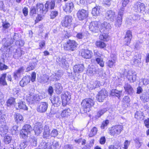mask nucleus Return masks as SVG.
<instances>
[{
  "mask_svg": "<svg viewBox=\"0 0 149 149\" xmlns=\"http://www.w3.org/2000/svg\"><path fill=\"white\" fill-rule=\"evenodd\" d=\"M94 98H87L84 100L81 103V105L85 112H89L90 108L94 104Z\"/></svg>",
  "mask_w": 149,
  "mask_h": 149,
  "instance_id": "obj_1",
  "label": "nucleus"
},
{
  "mask_svg": "<svg viewBox=\"0 0 149 149\" xmlns=\"http://www.w3.org/2000/svg\"><path fill=\"white\" fill-rule=\"evenodd\" d=\"M77 45L74 40H69L63 45V47L65 50L72 52L76 49Z\"/></svg>",
  "mask_w": 149,
  "mask_h": 149,
  "instance_id": "obj_2",
  "label": "nucleus"
},
{
  "mask_svg": "<svg viewBox=\"0 0 149 149\" xmlns=\"http://www.w3.org/2000/svg\"><path fill=\"white\" fill-rule=\"evenodd\" d=\"M123 130V125H116L109 129V132L111 135H117L119 134Z\"/></svg>",
  "mask_w": 149,
  "mask_h": 149,
  "instance_id": "obj_3",
  "label": "nucleus"
},
{
  "mask_svg": "<svg viewBox=\"0 0 149 149\" xmlns=\"http://www.w3.org/2000/svg\"><path fill=\"white\" fill-rule=\"evenodd\" d=\"M105 18L111 22H115L117 20V18L115 12L112 10H109L105 13Z\"/></svg>",
  "mask_w": 149,
  "mask_h": 149,
  "instance_id": "obj_4",
  "label": "nucleus"
},
{
  "mask_svg": "<svg viewBox=\"0 0 149 149\" xmlns=\"http://www.w3.org/2000/svg\"><path fill=\"white\" fill-rule=\"evenodd\" d=\"M124 7L121 8L119 10L118 15L117 16V19L114 23V25L116 27H119L122 24V17L124 13Z\"/></svg>",
  "mask_w": 149,
  "mask_h": 149,
  "instance_id": "obj_5",
  "label": "nucleus"
},
{
  "mask_svg": "<svg viewBox=\"0 0 149 149\" xmlns=\"http://www.w3.org/2000/svg\"><path fill=\"white\" fill-rule=\"evenodd\" d=\"M73 19L72 16L70 15H66L61 22V24L62 26L68 27L70 26Z\"/></svg>",
  "mask_w": 149,
  "mask_h": 149,
  "instance_id": "obj_6",
  "label": "nucleus"
},
{
  "mask_svg": "<svg viewBox=\"0 0 149 149\" xmlns=\"http://www.w3.org/2000/svg\"><path fill=\"white\" fill-rule=\"evenodd\" d=\"M77 18L79 20H83L86 19L88 16V11L84 9L79 10L77 13Z\"/></svg>",
  "mask_w": 149,
  "mask_h": 149,
  "instance_id": "obj_7",
  "label": "nucleus"
},
{
  "mask_svg": "<svg viewBox=\"0 0 149 149\" xmlns=\"http://www.w3.org/2000/svg\"><path fill=\"white\" fill-rule=\"evenodd\" d=\"M63 10L67 13H71L74 9V5L71 1L66 3L63 7Z\"/></svg>",
  "mask_w": 149,
  "mask_h": 149,
  "instance_id": "obj_8",
  "label": "nucleus"
},
{
  "mask_svg": "<svg viewBox=\"0 0 149 149\" xmlns=\"http://www.w3.org/2000/svg\"><path fill=\"white\" fill-rule=\"evenodd\" d=\"M107 93L106 91L103 89L98 93L97 96V100L99 102H102L107 96Z\"/></svg>",
  "mask_w": 149,
  "mask_h": 149,
  "instance_id": "obj_9",
  "label": "nucleus"
},
{
  "mask_svg": "<svg viewBox=\"0 0 149 149\" xmlns=\"http://www.w3.org/2000/svg\"><path fill=\"white\" fill-rule=\"evenodd\" d=\"M133 8L134 10L136 12L144 11L145 9V5L143 3L137 2L135 3Z\"/></svg>",
  "mask_w": 149,
  "mask_h": 149,
  "instance_id": "obj_10",
  "label": "nucleus"
},
{
  "mask_svg": "<svg viewBox=\"0 0 149 149\" xmlns=\"http://www.w3.org/2000/svg\"><path fill=\"white\" fill-rule=\"evenodd\" d=\"M127 77L129 81L131 82H134L136 78V72L132 70H130L127 72Z\"/></svg>",
  "mask_w": 149,
  "mask_h": 149,
  "instance_id": "obj_11",
  "label": "nucleus"
},
{
  "mask_svg": "<svg viewBox=\"0 0 149 149\" xmlns=\"http://www.w3.org/2000/svg\"><path fill=\"white\" fill-rule=\"evenodd\" d=\"M89 29L91 31L95 33H98L100 31L98 22L97 21L91 22L89 26Z\"/></svg>",
  "mask_w": 149,
  "mask_h": 149,
  "instance_id": "obj_12",
  "label": "nucleus"
},
{
  "mask_svg": "<svg viewBox=\"0 0 149 149\" xmlns=\"http://www.w3.org/2000/svg\"><path fill=\"white\" fill-rule=\"evenodd\" d=\"M111 28V24L107 22H104L100 26V32H105L109 31Z\"/></svg>",
  "mask_w": 149,
  "mask_h": 149,
  "instance_id": "obj_13",
  "label": "nucleus"
},
{
  "mask_svg": "<svg viewBox=\"0 0 149 149\" xmlns=\"http://www.w3.org/2000/svg\"><path fill=\"white\" fill-rule=\"evenodd\" d=\"M43 126L40 122L36 123L34 125L33 130L36 135H38L43 130Z\"/></svg>",
  "mask_w": 149,
  "mask_h": 149,
  "instance_id": "obj_14",
  "label": "nucleus"
},
{
  "mask_svg": "<svg viewBox=\"0 0 149 149\" xmlns=\"http://www.w3.org/2000/svg\"><path fill=\"white\" fill-rule=\"evenodd\" d=\"M81 55L82 57L86 59H90L92 56L93 52L91 50L87 49H82L81 51Z\"/></svg>",
  "mask_w": 149,
  "mask_h": 149,
  "instance_id": "obj_15",
  "label": "nucleus"
},
{
  "mask_svg": "<svg viewBox=\"0 0 149 149\" xmlns=\"http://www.w3.org/2000/svg\"><path fill=\"white\" fill-rule=\"evenodd\" d=\"M132 38V32L130 31H127L124 39V45H129Z\"/></svg>",
  "mask_w": 149,
  "mask_h": 149,
  "instance_id": "obj_16",
  "label": "nucleus"
},
{
  "mask_svg": "<svg viewBox=\"0 0 149 149\" xmlns=\"http://www.w3.org/2000/svg\"><path fill=\"white\" fill-rule=\"evenodd\" d=\"M71 98V95L70 93L68 91L65 92L61 96L62 104L63 105H65L68 103Z\"/></svg>",
  "mask_w": 149,
  "mask_h": 149,
  "instance_id": "obj_17",
  "label": "nucleus"
},
{
  "mask_svg": "<svg viewBox=\"0 0 149 149\" xmlns=\"http://www.w3.org/2000/svg\"><path fill=\"white\" fill-rule=\"evenodd\" d=\"M38 96L37 95L31 93L27 97L26 100L30 103L33 104L35 102L38 101Z\"/></svg>",
  "mask_w": 149,
  "mask_h": 149,
  "instance_id": "obj_18",
  "label": "nucleus"
},
{
  "mask_svg": "<svg viewBox=\"0 0 149 149\" xmlns=\"http://www.w3.org/2000/svg\"><path fill=\"white\" fill-rule=\"evenodd\" d=\"M48 104L46 102H41L37 108V110L40 112L46 111L47 109Z\"/></svg>",
  "mask_w": 149,
  "mask_h": 149,
  "instance_id": "obj_19",
  "label": "nucleus"
},
{
  "mask_svg": "<svg viewBox=\"0 0 149 149\" xmlns=\"http://www.w3.org/2000/svg\"><path fill=\"white\" fill-rule=\"evenodd\" d=\"M45 5L46 8L45 11H47L49 8L51 10L53 9L55 6V1L54 0L47 1Z\"/></svg>",
  "mask_w": 149,
  "mask_h": 149,
  "instance_id": "obj_20",
  "label": "nucleus"
},
{
  "mask_svg": "<svg viewBox=\"0 0 149 149\" xmlns=\"http://www.w3.org/2000/svg\"><path fill=\"white\" fill-rule=\"evenodd\" d=\"M15 106L16 109H22L24 110H27L28 108L26 105L25 102L22 101H20L18 103L15 104Z\"/></svg>",
  "mask_w": 149,
  "mask_h": 149,
  "instance_id": "obj_21",
  "label": "nucleus"
},
{
  "mask_svg": "<svg viewBox=\"0 0 149 149\" xmlns=\"http://www.w3.org/2000/svg\"><path fill=\"white\" fill-rule=\"evenodd\" d=\"M56 61L61 67L65 68L68 66L65 59L63 57L57 58Z\"/></svg>",
  "mask_w": 149,
  "mask_h": 149,
  "instance_id": "obj_22",
  "label": "nucleus"
},
{
  "mask_svg": "<svg viewBox=\"0 0 149 149\" xmlns=\"http://www.w3.org/2000/svg\"><path fill=\"white\" fill-rule=\"evenodd\" d=\"M30 78L29 77L25 76L20 81V86L22 87L24 86L30 82Z\"/></svg>",
  "mask_w": 149,
  "mask_h": 149,
  "instance_id": "obj_23",
  "label": "nucleus"
},
{
  "mask_svg": "<svg viewBox=\"0 0 149 149\" xmlns=\"http://www.w3.org/2000/svg\"><path fill=\"white\" fill-rule=\"evenodd\" d=\"M51 100L52 103L55 107H58L61 104V99L58 97H53L51 98Z\"/></svg>",
  "mask_w": 149,
  "mask_h": 149,
  "instance_id": "obj_24",
  "label": "nucleus"
},
{
  "mask_svg": "<svg viewBox=\"0 0 149 149\" xmlns=\"http://www.w3.org/2000/svg\"><path fill=\"white\" fill-rule=\"evenodd\" d=\"M84 69V67L82 64L75 65L73 67L74 71L75 73L81 72L83 71Z\"/></svg>",
  "mask_w": 149,
  "mask_h": 149,
  "instance_id": "obj_25",
  "label": "nucleus"
},
{
  "mask_svg": "<svg viewBox=\"0 0 149 149\" xmlns=\"http://www.w3.org/2000/svg\"><path fill=\"white\" fill-rule=\"evenodd\" d=\"M37 11L39 12L40 14H46L47 11H45V5L44 7L43 4L41 3H38L37 4Z\"/></svg>",
  "mask_w": 149,
  "mask_h": 149,
  "instance_id": "obj_26",
  "label": "nucleus"
},
{
  "mask_svg": "<svg viewBox=\"0 0 149 149\" xmlns=\"http://www.w3.org/2000/svg\"><path fill=\"white\" fill-rule=\"evenodd\" d=\"M124 88L126 92L128 94L132 95L134 92V90L131 86L128 83H125L124 86Z\"/></svg>",
  "mask_w": 149,
  "mask_h": 149,
  "instance_id": "obj_27",
  "label": "nucleus"
},
{
  "mask_svg": "<svg viewBox=\"0 0 149 149\" xmlns=\"http://www.w3.org/2000/svg\"><path fill=\"white\" fill-rule=\"evenodd\" d=\"M49 79V76L47 74H44L40 77L39 78H38V81L40 82L45 84L47 83Z\"/></svg>",
  "mask_w": 149,
  "mask_h": 149,
  "instance_id": "obj_28",
  "label": "nucleus"
},
{
  "mask_svg": "<svg viewBox=\"0 0 149 149\" xmlns=\"http://www.w3.org/2000/svg\"><path fill=\"white\" fill-rule=\"evenodd\" d=\"M37 61H36L30 62L26 68V71L27 72L29 71L35 69L37 65Z\"/></svg>",
  "mask_w": 149,
  "mask_h": 149,
  "instance_id": "obj_29",
  "label": "nucleus"
},
{
  "mask_svg": "<svg viewBox=\"0 0 149 149\" xmlns=\"http://www.w3.org/2000/svg\"><path fill=\"white\" fill-rule=\"evenodd\" d=\"M122 91H118L116 89H113L111 91V96H115L119 98L121 95Z\"/></svg>",
  "mask_w": 149,
  "mask_h": 149,
  "instance_id": "obj_30",
  "label": "nucleus"
},
{
  "mask_svg": "<svg viewBox=\"0 0 149 149\" xmlns=\"http://www.w3.org/2000/svg\"><path fill=\"white\" fill-rule=\"evenodd\" d=\"M100 84V82L97 81H91L90 82V84L88 86L89 87L90 89L92 90L99 87Z\"/></svg>",
  "mask_w": 149,
  "mask_h": 149,
  "instance_id": "obj_31",
  "label": "nucleus"
},
{
  "mask_svg": "<svg viewBox=\"0 0 149 149\" xmlns=\"http://www.w3.org/2000/svg\"><path fill=\"white\" fill-rule=\"evenodd\" d=\"M44 132H43V136L44 138H47L49 136L50 134V130L49 127L47 125H45L44 127Z\"/></svg>",
  "mask_w": 149,
  "mask_h": 149,
  "instance_id": "obj_32",
  "label": "nucleus"
},
{
  "mask_svg": "<svg viewBox=\"0 0 149 149\" xmlns=\"http://www.w3.org/2000/svg\"><path fill=\"white\" fill-rule=\"evenodd\" d=\"M2 26L3 32L5 33L8 32V29L10 26V24L8 22H2Z\"/></svg>",
  "mask_w": 149,
  "mask_h": 149,
  "instance_id": "obj_33",
  "label": "nucleus"
},
{
  "mask_svg": "<svg viewBox=\"0 0 149 149\" xmlns=\"http://www.w3.org/2000/svg\"><path fill=\"white\" fill-rule=\"evenodd\" d=\"M71 110L69 108L63 110L61 113L62 117H67L70 114Z\"/></svg>",
  "mask_w": 149,
  "mask_h": 149,
  "instance_id": "obj_34",
  "label": "nucleus"
},
{
  "mask_svg": "<svg viewBox=\"0 0 149 149\" xmlns=\"http://www.w3.org/2000/svg\"><path fill=\"white\" fill-rule=\"evenodd\" d=\"M6 74H3L0 78V86H5L7 85V83L6 80Z\"/></svg>",
  "mask_w": 149,
  "mask_h": 149,
  "instance_id": "obj_35",
  "label": "nucleus"
},
{
  "mask_svg": "<svg viewBox=\"0 0 149 149\" xmlns=\"http://www.w3.org/2000/svg\"><path fill=\"white\" fill-rule=\"evenodd\" d=\"M107 111V108H103L99 110L97 112L95 116L96 118L100 117Z\"/></svg>",
  "mask_w": 149,
  "mask_h": 149,
  "instance_id": "obj_36",
  "label": "nucleus"
},
{
  "mask_svg": "<svg viewBox=\"0 0 149 149\" xmlns=\"http://www.w3.org/2000/svg\"><path fill=\"white\" fill-rule=\"evenodd\" d=\"M56 92L57 94L61 93L63 90V87L61 84L56 83L55 84Z\"/></svg>",
  "mask_w": 149,
  "mask_h": 149,
  "instance_id": "obj_37",
  "label": "nucleus"
},
{
  "mask_svg": "<svg viewBox=\"0 0 149 149\" xmlns=\"http://www.w3.org/2000/svg\"><path fill=\"white\" fill-rule=\"evenodd\" d=\"M14 117L15 120L17 123L23 120V118L22 116L19 113H17L15 114Z\"/></svg>",
  "mask_w": 149,
  "mask_h": 149,
  "instance_id": "obj_38",
  "label": "nucleus"
},
{
  "mask_svg": "<svg viewBox=\"0 0 149 149\" xmlns=\"http://www.w3.org/2000/svg\"><path fill=\"white\" fill-rule=\"evenodd\" d=\"M100 7H95L92 10V14L93 16L98 15L100 14Z\"/></svg>",
  "mask_w": 149,
  "mask_h": 149,
  "instance_id": "obj_39",
  "label": "nucleus"
},
{
  "mask_svg": "<svg viewBox=\"0 0 149 149\" xmlns=\"http://www.w3.org/2000/svg\"><path fill=\"white\" fill-rule=\"evenodd\" d=\"M116 60V57H114L113 59L109 60L107 63V66L110 68L113 67V66L115 65Z\"/></svg>",
  "mask_w": 149,
  "mask_h": 149,
  "instance_id": "obj_40",
  "label": "nucleus"
},
{
  "mask_svg": "<svg viewBox=\"0 0 149 149\" xmlns=\"http://www.w3.org/2000/svg\"><path fill=\"white\" fill-rule=\"evenodd\" d=\"M102 34H101L99 36V38L102 40L104 41H107L109 40V36L108 35L105 33V32H101Z\"/></svg>",
  "mask_w": 149,
  "mask_h": 149,
  "instance_id": "obj_41",
  "label": "nucleus"
},
{
  "mask_svg": "<svg viewBox=\"0 0 149 149\" xmlns=\"http://www.w3.org/2000/svg\"><path fill=\"white\" fill-rule=\"evenodd\" d=\"M58 10H53L51 11L50 12V19H54L58 15Z\"/></svg>",
  "mask_w": 149,
  "mask_h": 149,
  "instance_id": "obj_42",
  "label": "nucleus"
},
{
  "mask_svg": "<svg viewBox=\"0 0 149 149\" xmlns=\"http://www.w3.org/2000/svg\"><path fill=\"white\" fill-rule=\"evenodd\" d=\"M2 42L4 47L7 48L13 43V42L12 43L10 42L9 40H7L6 38H4L2 40Z\"/></svg>",
  "mask_w": 149,
  "mask_h": 149,
  "instance_id": "obj_43",
  "label": "nucleus"
},
{
  "mask_svg": "<svg viewBox=\"0 0 149 149\" xmlns=\"http://www.w3.org/2000/svg\"><path fill=\"white\" fill-rule=\"evenodd\" d=\"M29 133L24 129H22L20 131V136L23 139H25L28 136V135Z\"/></svg>",
  "mask_w": 149,
  "mask_h": 149,
  "instance_id": "obj_44",
  "label": "nucleus"
},
{
  "mask_svg": "<svg viewBox=\"0 0 149 149\" xmlns=\"http://www.w3.org/2000/svg\"><path fill=\"white\" fill-rule=\"evenodd\" d=\"M12 137L11 136L6 135H5L3 139V141L6 144H9L11 141Z\"/></svg>",
  "mask_w": 149,
  "mask_h": 149,
  "instance_id": "obj_45",
  "label": "nucleus"
},
{
  "mask_svg": "<svg viewBox=\"0 0 149 149\" xmlns=\"http://www.w3.org/2000/svg\"><path fill=\"white\" fill-rule=\"evenodd\" d=\"M15 102V99L13 97H11L6 102L7 105L8 107H10L14 104Z\"/></svg>",
  "mask_w": 149,
  "mask_h": 149,
  "instance_id": "obj_46",
  "label": "nucleus"
},
{
  "mask_svg": "<svg viewBox=\"0 0 149 149\" xmlns=\"http://www.w3.org/2000/svg\"><path fill=\"white\" fill-rule=\"evenodd\" d=\"M97 130L95 127H93L91 130V132L89 134L90 137H92L95 135L97 132Z\"/></svg>",
  "mask_w": 149,
  "mask_h": 149,
  "instance_id": "obj_47",
  "label": "nucleus"
},
{
  "mask_svg": "<svg viewBox=\"0 0 149 149\" xmlns=\"http://www.w3.org/2000/svg\"><path fill=\"white\" fill-rule=\"evenodd\" d=\"M12 40H13V42L15 41V42L20 40V37H19V35L18 34L16 33H14L12 37H11Z\"/></svg>",
  "mask_w": 149,
  "mask_h": 149,
  "instance_id": "obj_48",
  "label": "nucleus"
},
{
  "mask_svg": "<svg viewBox=\"0 0 149 149\" xmlns=\"http://www.w3.org/2000/svg\"><path fill=\"white\" fill-rule=\"evenodd\" d=\"M96 45L98 47L101 48H104L106 46V45L102 41H99L96 42Z\"/></svg>",
  "mask_w": 149,
  "mask_h": 149,
  "instance_id": "obj_49",
  "label": "nucleus"
},
{
  "mask_svg": "<svg viewBox=\"0 0 149 149\" xmlns=\"http://www.w3.org/2000/svg\"><path fill=\"white\" fill-rule=\"evenodd\" d=\"M96 61L101 67H103L104 66V62L102 59L98 57L96 58Z\"/></svg>",
  "mask_w": 149,
  "mask_h": 149,
  "instance_id": "obj_50",
  "label": "nucleus"
},
{
  "mask_svg": "<svg viewBox=\"0 0 149 149\" xmlns=\"http://www.w3.org/2000/svg\"><path fill=\"white\" fill-rule=\"evenodd\" d=\"M3 61L2 59H0V70H5L8 68V67L6 65L2 63Z\"/></svg>",
  "mask_w": 149,
  "mask_h": 149,
  "instance_id": "obj_51",
  "label": "nucleus"
},
{
  "mask_svg": "<svg viewBox=\"0 0 149 149\" xmlns=\"http://www.w3.org/2000/svg\"><path fill=\"white\" fill-rule=\"evenodd\" d=\"M48 143L45 142H42L39 145V146L40 149H45L48 148Z\"/></svg>",
  "mask_w": 149,
  "mask_h": 149,
  "instance_id": "obj_52",
  "label": "nucleus"
},
{
  "mask_svg": "<svg viewBox=\"0 0 149 149\" xmlns=\"http://www.w3.org/2000/svg\"><path fill=\"white\" fill-rule=\"evenodd\" d=\"M23 129L26 130L29 133L32 130V128L31 126L29 124H26L23 127Z\"/></svg>",
  "mask_w": 149,
  "mask_h": 149,
  "instance_id": "obj_53",
  "label": "nucleus"
},
{
  "mask_svg": "<svg viewBox=\"0 0 149 149\" xmlns=\"http://www.w3.org/2000/svg\"><path fill=\"white\" fill-rule=\"evenodd\" d=\"M136 146L137 148H140L141 146L142 142L140 141L139 138H137L134 139Z\"/></svg>",
  "mask_w": 149,
  "mask_h": 149,
  "instance_id": "obj_54",
  "label": "nucleus"
},
{
  "mask_svg": "<svg viewBox=\"0 0 149 149\" xmlns=\"http://www.w3.org/2000/svg\"><path fill=\"white\" fill-rule=\"evenodd\" d=\"M130 101V97L128 96H125L123 99V102L124 104L127 103V106H128L129 103Z\"/></svg>",
  "mask_w": 149,
  "mask_h": 149,
  "instance_id": "obj_55",
  "label": "nucleus"
},
{
  "mask_svg": "<svg viewBox=\"0 0 149 149\" xmlns=\"http://www.w3.org/2000/svg\"><path fill=\"white\" fill-rule=\"evenodd\" d=\"M28 142L27 141H23L21 142L19 145V147L21 149H24L28 145Z\"/></svg>",
  "mask_w": 149,
  "mask_h": 149,
  "instance_id": "obj_56",
  "label": "nucleus"
},
{
  "mask_svg": "<svg viewBox=\"0 0 149 149\" xmlns=\"http://www.w3.org/2000/svg\"><path fill=\"white\" fill-rule=\"evenodd\" d=\"M109 123V121L108 120H106L103 121L101 126V128L102 129H104L107 126Z\"/></svg>",
  "mask_w": 149,
  "mask_h": 149,
  "instance_id": "obj_57",
  "label": "nucleus"
},
{
  "mask_svg": "<svg viewBox=\"0 0 149 149\" xmlns=\"http://www.w3.org/2000/svg\"><path fill=\"white\" fill-rule=\"evenodd\" d=\"M58 134L57 130L56 129H53L50 133V135L52 137H55Z\"/></svg>",
  "mask_w": 149,
  "mask_h": 149,
  "instance_id": "obj_58",
  "label": "nucleus"
},
{
  "mask_svg": "<svg viewBox=\"0 0 149 149\" xmlns=\"http://www.w3.org/2000/svg\"><path fill=\"white\" fill-rule=\"evenodd\" d=\"M84 35L85 33H84L79 32L77 34L76 37L78 39H82L84 38Z\"/></svg>",
  "mask_w": 149,
  "mask_h": 149,
  "instance_id": "obj_59",
  "label": "nucleus"
},
{
  "mask_svg": "<svg viewBox=\"0 0 149 149\" xmlns=\"http://www.w3.org/2000/svg\"><path fill=\"white\" fill-rule=\"evenodd\" d=\"M141 58H140L136 57L134 59L133 62L134 64L136 65H138L139 63H141Z\"/></svg>",
  "mask_w": 149,
  "mask_h": 149,
  "instance_id": "obj_60",
  "label": "nucleus"
},
{
  "mask_svg": "<svg viewBox=\"0 0 149 149\" xmlns=\"http://www.w3.org/2000/svg\"><path fill=\"white\" fill-rule=\"evenodd\" d=\"M24 43V41L22 40H21L20 39L17 42H15V44L17 46H23Z\"/></svg>",
  "mask_w": 149,
  "mask_h": 149,
  "instance_id": "obj_61",
  "label": "nucleus"
},
{
  "mask_svg": "<svg viewBox=\"0 0 149 149\" xmlns=\"http://www.w3.org/2000/svg\"><path fill=\"white\" fill-rule=\"evenodd\" d=\"M143 113L141 111H136L135 114V118L138 119L140 118L142 116Z\"/></svg>",
  "mask_w": 149,
  "mask_h": 149,
  "instance_id": "obj_62",
  "label": "nucleus"
},
{
  "mask_svg": "<svg viewBox=\"0 0 149 149\" xmlns=\"http://www.w3.org/2000/svg\"><path fill=\"white\" fill-rule=\"evenodd\" d=\"M36 9L35 7H32L31 8L30 14L31 15H33V14H36Z\"/></svg>",
  "mask_w": 149,
  "mask_h": 149,
  "instance_id": "obj_63",
  "label": "nucleus"
},
{
  "mask_svg": "<svg viewBox=\"0 0 149 149\" xmlns=\"http://www.w3.org/2000/svg\"><path fill=\"white\" fill-rule=\"evenodd\" d=\"M132 18L134 20L138 21L140 19V16L138 14H134L132 15Z\"/></svg>",
  "mask_w": 149,
  "mask_h": 149,
  "instance_id": "obj_64",
  "label": "nucleus"
}]
</instances>
